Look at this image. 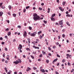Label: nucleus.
Wrapping results in <instances>:
<instances>
[{
	"label": "nucleus",
	"mask_w": 74,
	"mask_h": 74,
	"mask_svg": "<svg viewBox=\"0 0 74 74\" xmlns=\"http://www.w3.org/2000/svg\"><path fill=\"white\" fill-rule=\"evenodd\" d=\"M41 5H44V3H42L41 4Z\"/></svg>",
	"instance_id": "obj_58"
},
{
	"label": "nucleus",
	"mask_w": 74,
	"mask_h": 74,
	"mask_svg": "<svg viewBox=\"0 0 74 74\" xmlns=\"http://www.w3.org/2000/svg\"><path fill=\"white\" fill-rule=\"evenodd\" d=\"M5 51H7V48H5Z\"/></svg>",
	"instance_id": "obj_61"
},
{
	"label": "nucleus",
	"mask_w": 74,
	"mask_h": 74,
	"mask_svg": "<svg viewBox=\"0 0 74 74\" xmlns=\"http://www.w3.org/2000/svg\"><path fill=\"white\" fill-rule=\"evenodd\" d=\"M13 16L14 17H16V14H13Z\"/></svg>",
	"instance_id": "obj_15"
},
{
	"label": "nucleus",
	"mask_w": 74,
	"mask_h": 74,
	"mask_svg": "<svg viewBox=\"0 0 74 74\" xmlns=\"http://www.w3.org/2000/svg\"><path fill=\"white\" fill-rule=\"evenodd\" d=\"M23 12H26V9H24L23 11Z\"/></svg>",
	"instance_id": "obj_43"
},
{
	"label": "nucleus",
	"mask_w": 74,
	"mask_h": 74,
	"mask_svg": "<svg viewBox=\"0 0 74 74\" xmlns=\"http://www.w3.org/2000/svg\"><path fill=\"white\" fill-rule=\"evenodd\" d=\"M33 69H34V70H37V68H36L34 67H33Z\"/></svg>",
	"instance_id": "obj_34"
},
{
	"label": "nucleus",
	"mask_w": 74,
	"mask_h": 74,
	"mask_svg": "<svg viewBox=\"0 0 74 74\" xmlns=\"http://www.w3.org/2000/svg\"><path fill=\"white\" fill-rule=\"evenodd\" d=\"M31 58H32V59H34V56H32L31 55Z\"/></svg>",
	"instance_id": "obj_30"
},
{
	"label": "nucleus",
	"mask_w": 74,
	"mask_h": 74,
	"mask_svg": "<svg viewBox=\"0 0 74 74\" xmlns=\"http://www.w3.org/2000/svg\"><path fill=\"white\" fill-rule=\"evenodd\" d=\"M35 35V34L34 33H31L30 34L31 36H32V37H34Z\"/></svg>",
	"instance_id": "obj_9"
},
{
	"label": "nucleus",
	"mask_w": 74,
	"mask_h": 74,
	"mask_svg": "<svg viewBox=\"0 0 74 74\" xmlns=\"http://www.w3.org/2000/svg\"><path fill=\"white\" fill-rule=\"evenodd\" d=\"M41 71L42 73H45V70H44V69H41Z\"/></svg>",
	"instance_id": "obj_17"
},
{
	"label": "nucleus",
	"mask_w": 74,
	"mask_h": 74,
	"mask_svg": "<svg viewBox=\"0 0 74 74\" xmlns=\"http://www.w3.org/2000/svg\"><path fill=\"white\" fill-rule=\"evenodd\" d=\"M55 15H56V14L55 13L53 14L52 15H51V17H54Z\"/></svg>",
	"instance_id": "obj_14"
},
{
	"label": "nucleus",
	"mask_w": 74,
	"mask_h": 74,
	"mask_svg": "<svg viewBox=\"0 0 74 74\" xmlns=\"http://www.w3.org/2000/svg\"><path fill=\"white\" fill-rule=\"evenodd\" d=\"M42 33V32L41 31H40L39 32H38V34L39 35V34H40V33Z\"/></svg>",
	"instance_id": "obj_26"
},
{
	"label": "nucleus",
	"mask_w": 74,
	"mask_h": 74,
	"mask_svg": "<svg viewBox=\"0 0 74 74\" xmlns=\"http://www.w3.org/2000/svg\"><path fill=\"white\" fill-rule=\"evenodd\" d=\"M18 60L19 63H21V60H20V59H18Z\"/></svg>",
	"instance_id": "obj_21"
},
{
	"label": "nucleus",
	"mask_w": 74,
	"mask_h": 74,
	"mask_svg": "<svg viewBox=\"0 0 74 74\" xmlns=\"http://www.w3.org/2000/svg\"><path fill=\"white\" fill-rule=\"evenodd\" d=\"M48 49L49 51H51V49L50 48V47H49Z\"/></svg>",
	"instance_id": "obj_41"
},
{
	"label": "nucleus",
	"mask_w": 74,
	"mask_h": 74,
	"mask_svg": "<svg viewBox=\"0 0 74 74\" xmlns=\"http://www.w3.org/2000/svg\"><path fill=\"white\" fill-rule=\"evenodd\" d=\"M27 69H28L29 70H31V69H30V68L28 67L27 68Z\"/></svg>",
	"instance_id": "obj_45"
},
{
	"label": "nucleus",
	"mask_w": 74,
	"mask_h": 74,
	"mask_svg": "<svg viewBox=\"0 0 74 74\" xmlns=\"http://www.w3.org/2000/svg\"><path fill=\"white\" fill-rule=\"evenodd\" d=\"M59 8L60 9V10L61 11H64V9H62V8L61 7H59Z\"/></svg>",
	"instance_id": "obj_7"
},
{
	"label": "nucleus",
	"mask_w": 74,
	"mask_h": 74,
	"mask_svg": "<svg viewBox=\"0 0 74 74\" xmlns=\"http://www.w3.org/2000/svg\"><path fill=\"white\" fill-rule=\"evenodd\" d=\"M14 74H17V72H14Z\"/></svg>",
	"instance_id": "obj_64"
},
{
	"label": "nucleus",
	"mask_w": 74,
	"mask_h": 74,
	"mask_svg": "<svg viewBox=\"0 0 74 74\" xmlns=\"http://www.w3.org/2000/svg\"><path fill=\"white\" fill-rule=\"evenodd\" d=\"M40 39H42V36L41 35H40Z\"/></svg>",
	"instance_id": "obj_32"
},
{
	"label": "nucleus",
	"mask_w": 74,
	"mask_h": 74,
	"mask_svg": "<svg viewBox=\"0 0 74 74\" xmlns=\"http://www.w3.org/2000/svg\"><path fill=\"white\" fill-rule=\"evenodd\" d=\"M22 48V45L20 44L19 45V47H18V49L19 50L21 49Z\"/></svg>",
	"instance_id": "obj_3"
},
{
	"label": "nucleus",
	"mask_w": 74,
	"mask_h": 74,
	"mask_svg": "<svg viewBox=\"0 0 74 74\" xmlns=\"http://www.w3.org/2000/svg\"><path fill=\"white\" fill-rule=\"evenodd\" d=\"M51 20L52 21H55V18H53L52 17L51 18Z\"/></svg>",
	"instance_id": "obj_8"
},
{
	"label": "nucleus",
	"mask_w": 74,
	"mask_h": 74,
	"mask_svg": "<svg viewBox=\"0 0 74 74\" xmlns=\"http://www.w3.org/2000/svg\"><path fill=\"white\" fill-rule=\"evenodd\" d=\"M34 42V45H35L34 44H35V43H38V42H37V41H36V42Z\"/></svg>",
	"instance_id": "obj_48"
},
{
	"label": "nucleus",
	"mask_w": 74,
	"mask_h": 74,
	"mask_svg": "<svg viewBox=\"0 0 74 74\" xmlns=\"http://www.w3.org/2000/svg\"><path fill=\"white\" fill-rule=\"evenodd\" d=\"M8 15H11V14L10 13V12H8Z\"/></svg>",
	"instance_id": "obj_57"
},
{
	"label": "nucleus",
	"mask_w": 74,
	"mask_h": 74,
	"mask_svg": "<svg viewBox=\"0 0 74 74\" xmlns=\"http://www.w3.org/2000/svg\"><path fill=\"white\" fill-rule=\"evenodd\" d=\"M42 54H41L39 55V57H42Z\"/></svg>",
	"instance_id": "obj_46"
},
{
	"label": "nucleus",
	"mask_w": 74,
	"mask_h": 74,
	"mask_svg": "<svg viewBox=\"0 0 74 74\" xmlns=\"http://www.w3.org/2000/svg\"><path fill=\"white\" fill-rule=\"evenodd\" d=\"M62 36L63 38H64V37H65V35H64V34H63L62 35Z\"/></svg>",
	"instance_id": "obj_31"
},
{
	"label": "nucleus",
	"mask_w": 74,
	"mask_h": 74,
	"mask_svg": "<svg viewBox=\"0 0 74 74\" xmlns=\"http://www.w3.org/2000/svg\"><path fill=\"white\" fill-rule=\"evenodd\" d=\"M68 66H71V64H70V63L69 62H68Z\"/></svg>",
	"instance_id": "obj_33"
},
{
	"label": "nucleus",
	"mask_w": 74,
	"mask_h": 74,
	"mask_svg": "<svg viewBox=\"0 0 74 74\" xmlns=\"http://www.w3.org/2000/svg\"><path fill=\"white\" fill-rule=\"evenodd\" d=\"M56 45H59V42H56Z\"/></svg>",
	"instance_id": "obj_54"
},
{
	"label": "nucleus",
	"mask_w": 74,
	"mask_h": 74,
	"mask_svg": "<svg viewBox=\"0 0 74 74\" xmlns=\"http://www.w3.org/2000/svg\"><path fill=\"white\" fill-rule=\"evenodd\" d=\"M46 62L47 63H49V60H46Z\"/></svg>",
	"instance_id": "obj_25"
},
{
	"label": "nucleus",
	"mask_w": 74,
	"mask_h": 74,
	"mask_svg": "<svg viewBox=\"0 0 74 74\" xmlns=\"http://www.w3.org/2000/svg\"><path fill=\"white\" fill-rule=\"evenodd\" d=\"M56 25H59V24H58V23H56Z\"/></svg>",
	"instance_id": "obj_62"
},
{
	"label": "nucleus",
	"mask_w": 74,
	"mask_h": 74,
	"mask_svg": "<svg viewBox=\"0 0 74 74\" xmlns=\"http://www.w3.org/2000/svg\"><path fill=\"white\" fill-rule=\"evenodd\" d=\"M23 36L24 37H26L27 36V32L26 31H24Z\"/></svg>",
	"instance_id": "obj_2"
},
{
	"label": "nucleus",
	"mask_w": 74,
	"mask_h": 74,
	"mask_svg": "<svg viewBox=\"0 0 74 74\" xmlns=\"http://www.w3.org/2000/svg\"><path fill=\"white\" fill-rule=\"evenodd\" d=\"M23 56L24 58H26V56H25V55H23Z\"/></svg>",
	"instance_id": "obj_50"
},
{
	"label": "nucleus",
	"mask_w": 74,
	"mask_h": 74,
	"mask_svg": "<svg viewBox=\"0 0 74 74\" xmlns=\"http://www.w3.org/2000/svg\"><path fill=\"white\" fill-rule=\"evenodd\" d=\"M27 40L29 44H30V38H28Z\"/></svg>",
	"instance_id": "obj_12"
},
{
	"label": "nucleus",
	"mask_w": 74,
	"mask_h": 74,
	"mask_svg": "<svg viewBox=\"0 0 74 74\" xmlns=\"http://www.w3.org/2000/svg\"><path fill=\"white\" fill-rule=\"evenodd\" d=\"M30 8V6H27L26 7V9H28V8Z\"/></svg>",
	"instance_id": "obj_28"
},
{
	"label": "nucleus",
	"mask_w": 74,
	"mask_h": 74,
	"mask_svg": "<svg viewBox=\"0 0 74 74\" xmlns=\"http://www.w3.org/2000/svg\"><path fill=\"white\" fill-rule=\"evenodd\" d=\"M5 8V6L3 5L1 6V8H2V9H4Z\"/></svg>",
	"instance_id": "obj_24"
},
{
	"label": "nucleus",
	"mask_w": 74,
	"mask_h": 74,
	"mask_svg": "<svg viewBox=\"0 0 74 74\" xmlns=\"http://www.w3.org/2000/svg\"><path fill=\"white\" fill-rule=\"evenodd\" d=\"M6 22H7L8 23H10V21L9 20H6Z\"/></svg>",
	"instance_id": "obj_42"
},
{
	"label": "nucleus",
	"mask_w": 74,
	"mask_h": 74,
	"mask_svg": "<svg viewBox=\"0 0 74 74\" xmlns=\"http://www.w3.org/2000/svg\"><path fill=\"white\" fill-rule=\"evenodd\" d=\"M66 56H69L70 58H72L71 55H69V54H67L66 55Z\"/></svg>",
	"instance_id": "obj_10"
},
{
	"label": "nucleus",
	"mask_w": 74,
	"mask_h": 74,
	"mask_svg": "<svg viewBox=\"0 0 74 74\" xmlns=\"http://www.w3.org/2000/svg\"><path fill=\"white\" fill-rule=\"evenodd\" d=\"M66 24L67 25H68L69 26H70V25L69 24V22H66Z\"/></svg>",
	"instance_id": "obj_23"
},
{
	"label": "nucleus",
	"mask_w": 74,
	"mask_h": 74,
	"mask_svg": "<svg viewBox=\"0 0 74 74\" xmlns=\"http://www.w3.org/2000/svg\"><path fill=\"white\" fill-rule=\"evenodd\" d=\"M4 44H5L4 42H2V45H3Z\"/></svg>",
	"instance_id": "obj_53"
},
{
	"label": "nucleus",
	"mask_w": 74,
	"mask_h": 74,
	"mask_svg": "<svg viewBox=\"0 0 74 74\" xmlns=\"http://www.w3.org/2000/svg\"><path fill=\"white\" fill-rule=\"evenodd\" d=\"M66 14H69V12H68V11H67L66 12Z\"/></svg>",
	"instance_id": "obj_59"
},
{
	"label": "nucleus",
	"mask_w": 74,
	"mask_h": 74,
	"mask_svg": "<svg viewBox=\"0 0 74 74\" xmlns=\"http://www.w3.org/2000/svg\"><path fill=\"white\" fill-rule=\"evenodd\" d=\"M3 14V13L2 12H0V16H2V15Z\"/></svg>",
	"instance_id": "obj_16"
},
{
	"label": "nucleus",
	"mask_w": 74,
	"mask_h": 74,
	"mask_svg": "<svg viewBox=\"0 0 74 74\" xmlns=\"http://www.w3.org/2000/svg\"><path fill=\"white\" fill-rule=\"evenodd\" d=\"M57 56L58 58H60V56L58 55V54H57Z\"/></svg>",
	"instance_id": "obj_36"
},
{
	"label": "nucleus",
	"mask_w": 74,
	"mask_h": 74,
	"mask_svg": "<svg viewBox=\"0 0 74 74\" xmlns=\"http://www.w3.org/2000/svg\"><path fill=\"white\" fill-rule=\"evenodd\" d=\"M33 19L35 21H37L38 20H40V19H43V17H41L40 18V17L39 16L37 15V14L36 13H34L33 14Z\"/></svg>",
	"instance_id": "obj_1"
},
{
	"label": "nucleus",
	"mask_w": 74,
	"mask_h": 74,
	"mask_svg": "<svg viewBox=\"0 0 74 74\" xmlns=\"http://www.w3.org/2000/svg\"><path fill=\"white\" fill-rule=\"evenodd\" d=\"M5 60H4V59H3L2 60V62H4V61Z\"/></svg>",
	"instance_id": "obj_56"
},
{
	"label": "nucleus",
	"mask_w": 74,
	"mask_h": 74,
	"mask_svg": "<svg viewBox=\"0 0 74 74\" xmlns=\"http://www.w3.org/2000/svg\"><path fill=\"white\" fill-rule=\"evenodd\" d=\"M26 49L27 50V51H30V49L28 48H26Z\"/></svg>",
	"instance_id": "obj_20"
},
{
	"label": "nucleus",
	"mask_w": 74,
	"mask_h": 74,
	"mask_svg": "<svg viewBox=\"0 0 74 74\" xmlns=\"http://www.w3.org/2000/svg\"><path fill=\"white\" fill-rule=\"evenodd\" d=\"M13 63H14L15 64H18L19 63V61L18 60H16V61H14L13 62Z\"/></svg>",
	"instance_id": "obj_4"
},
{
	"label": "nucleus",
	"mask_w": 74,
	"mask_h": 74,
	"mask_svg": "<svg viewBox=\"0 0 74 74\" xmlns=\"http://www.w3.org/2000/svg\"><path fill=\"white\" fill-rule=\"evenodd\" d=\"M60 25H63V20H62L59 22Z\"/></svg>",
	"instance_id": "obj_5"
},
{
	"label": "nucleus",
	"mask_w": 74,
	"mask_h": 74,
	"mask_svg": "<svg viewBox=\"0 0 74 74\" xmlns=\"http://www.w3.org/2000/svg\"><path fill=\"white\" fill-rule=\"evenodd\" d=\"M18 28H19V29H21V26L20 25H18L17 27Z\"/></svg>",
	"instance_id": "obj_27"
},
{
	"label": "nucleus",
	"mask_w": 74,
	"mask_h": 74,
	"mask_svg": "<svg viewBox=\"0 0 74 74\" xmlns=\"http://www.w3.org/2000/svg\"><path fill=\"white\" fill-rule=\"evenodd\" d=\"M57 66H58L59 65V63H58L57 64Z\"/></svg>",
	"instance_id": "obj_63"
},
{
	"label": "nucleus",
	"mask_w": 74,
	"mask_h": 74,
	"mask_svg": "<svg viewBox=\"0 0 74 74\" xmlns=\"http://www.w3.org/2000/svg\"><path fill=\"white\" fill-rule=\"evenodd\" d=\"M48 11H47L48 13H49V12H50V8H48Z\"/></svg>",
	"instance_id": "obj_19"
},
{
	"label": "nucleus",
	"mask_w": 74,
	"mask_h": 74,
	"mask_svg": "<svg viewBox=\"0 0 74 74\" xmlns=\"http://www.w3.org/2000/svg\"><path fill=\"white\" fill-rule=\"evenodd\" d=\"M11 34V32H9L8 33V36H10V35Z\"/></svg>",
	"instance_id": "obj_22"
},
{
	"label": "nucleus",
	"mask_w": 74,
	"mask_h": 74,
	"mask_svg": "<svg viewBox=\"0 0 74 74\" xmlns=\"http://www.w3.org/2000/svg\"><path fill=\"white\" fill-rule=\"evenodd\" d=\"M33 53L34 54H36V51L33 52Z\"/></svg>",
	"instance_id": "obj_52"
},
{
	"label": "nucleus",
	"mask_w": 74,
	"mask_h": 74,
	"mask_svg": "<svg viewBox=\"0 0 74 74\" xmlns=\"http://www.w3.org/2000/svg\"><path fill=\"white\" fill-rule=\"evenodd\" d=\"M66 1H64L62 3V5H65V4H66Z\"/></svg>",
	"instance_id": "obj_18"
},
{
	"label": "nucleus",
	"mask_w": 74,
	"mask_h": 74,
	"mask_svg": "<svg viewBox=\"0 0 74 74\" xmlns=\"http://www.w3.org/2000/svg\"><path fill=\"white\" fill-rule=\"evenodd\" d=\"M57 60H58V59H55L53 61V63L54 64V62H56V61H57Z\"/></svg>",
	"instance_id": "obj_11"
},
{
	"label": "nucleus",
	"mask_w": 74,
	"mask_h": 74,
	"mask_svg": "<svg viewBox=\"0 0 74 74\" xmlns=\"http://www.w3.org/2000/svg\"><path fill=\"white\" fill-rule=\"evenodd\" d=\"M39 10H40V11H41V10H42V8H38Z\"/></svg>",
	"instance_id": "obj_35"
},
{
	"label": "nucleus",
	"mask_w": 74,
	"mask_h": 74,
	"mask_svg": "<svg viewBox=\"0 0 74 74\" xmlns=\"http://www.w3.org/2000/svg\"><path fill=\"white\" fill-rule=\"evenodd\" d=\"M8 30H9V29H8V28H7L5 30V31L6 32H7V31H8Z\"/></svg>",
	"instance_id": "obj_39"
},
{
	"label": "nucleus",
	"mask_w": 74,
	"mask_h": 74,
	"mask_svg": "<svg viewBox=\"0 0 74 74\" xmlns=\"http://www.w3.org/2000/svg\"><path fill=\"white\" fill-rule=\"evenodd\" d=\"M66 16H68V17H70V15L69 14H67L66 15Z\"/></svg>",
	"instance_id": "obj_29"
},
{
	"label": "nucleus",
	"mask_w": 74,
	"mask_h": 74,
	"mask_svg": "<svg viewBox=\"0 0 74 74\" xmlns=\"http://www.w3.org/2000/svg\"><path fill=\"white\" fill-rule=\"evenodd\" d=\"M62 32H65V29H63L62 30Z\"/></svg>",
	"instance_id": "obj_55"
},
{
	"label": "nucleus",
	"mask_w": 74,
	"mask_h": 74,
	"mask_svg": "<svg viewBox=\"0 0 74 74\" xmlns=\"http://www.w3.org/2000/svg\"><path fill=\"white\" fill-rule=\"evenodd\" d=\"M8 38V37L7 36H5V38H6V39H7Z\"/></svg>",
	"instance_id": "obj_44"
},
{
	"label": "nucleus",
	"mask_w": 74,
	"mask_h": 74,
	"mask_svg": "<svg viewBox=\"0 0 74 74\" xmlns=\"http://www.w3.org/2000/svg\"><path fill=\"white\" fill-rule=\"evenodd\" d=\"M43 22L45 23L46 24L47 23V21H45V20L43 21Z\"/></svg>",
	"instance_id": "obj_38"
},
{
	"label": "nucleus",
	"mask_w": 74,
	"mask_h": 74,
	"mask_svg": "<svg viewBox=\"0 0 74 74\" xmlns=\"http://www.w3.org/2000/svg\"><path fill=\"white\" fill-rule=\"evenodd\" d=\"M65 60H64V59L62 60V62L63 63H64V62H65Z\"/></svg>",
	"instance_id": "obj_37"
},
{
	"label": "nucleus",
	"mask_w": 74,
	"mask_h": 74,
	"mask_svg": "<svg viewBox=\"0 0 74 74\" xmlns=\"http://www.w3.org/2000/svg\"><path fill=\"white\" fill-rule=\"evenodd\" d=\"M0 40H3V38L2 37H0Z\"/></svg>",
	"instance_id": "obj_51"
},
{
	"label": "nucleus",
	"mask_w": 74,
	"mask_h": 74,
	"mask_svg": "<svg viewBox=\"0 0 74 74\" xmlns=\"http://www.w3.org/2000/svg\"><path fill=\"white\" fill-rule=\"evenodd\" d=\"M29 29L30 30H32V27H29Z\"/></svg>",
	"instance_id": "obj_40"
},
{
	"label": "nucleus",
	"mask_w": 74,
	"mask_h": 74,
	"mask_svg": "<svg viewBox=\"0 0 74 74\" xmlns=\"http://www.w3.org/2000/svg\"><path fill=\"white\" fill-rule=\"evenodd\" d=\"M33 10H36V8L35 7H34L33 8Z\"/></svg>",
	"instance_id": "obj_60"
},
{
	"label": "nucleus",
	"mask_w": 74,
	"mask_h": 74,
	"mask_svg": "<svg viewBox=\"0 0 74 74\" xmlns=\"http://www.w3.org/2000/svg\"><path fill=\"white\" fill-rule=\"evenodd\" d=\"M8 8L9 10H11V8H12V6L11 5H9L8 6Z\"/></svg>",
	"instance_id": "obj_13"
},
{
	"label": "nucleus",
	"mask_w": 74,
	"mask_h": 74,
	"mask_svg": "<svg viewBox=\"0 0 74 74\" xmlns=\"http://www.w3.org/2000/svg\"><path fill=\"white\" fill-rule=\"evenodd\" d=\"M2 4H3V3H0V7L2 5Z\"/></svg>",
	"instance_id": "obj_47"
},
{
	"label": "nucleus",
	"mask_w": 74,
	"mask_h": 74,
	"mask_svg": "<svg viewBox=\"0 0 74 74\" xmlns=\"http://www.w3.org/2000/svg\"><path fill=\"white\" fill-rule=\"evenodd\" d=\"M33 48H34L35 49H39V47H36L34 45L33 46Z\"/></svg>",
	"instance_id": "obj_6"
},
{
	"label": "nucleus",
	"mask_w": 74,
	"mask_h": 74,
	"mask_svg": "<svg viewBox=\"0 0 74 74\" xmlns=\"http://www.w3.org/2000/svg\"><path fill=\"white\" fill-rule=\"evenodd\" d=\"M48 55H49V56H51V55H52V54L51 53H49Z\"/></svg>",
	"instance_id": "obj_49"
}]
</instances>
